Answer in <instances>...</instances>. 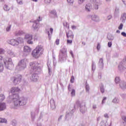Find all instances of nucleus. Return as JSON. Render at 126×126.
Instances as JSON below:
<instances>
[{
	"label": "nucleus",
	"mask_w": 126,
	"mask_h": 126,
	"mask_svg": "<svg viewBox=\"0 0 126 126\" xmlns=\"http://www.w3.org/2000/svg\"><path fill=\"white\" fill-rule=\"evenodd\" d=\"M69 53L71 55L72 59H74V55H73V52H72V51L70 50L69 51Z\"/></svg>",
	"instance_id": "13d9d810"
},
{
	"label": "nucleus",
	"mask_w": 126,
	"mask_h": 126,
	"mask_svg": "<svg viewBox=\"0 0 126 126\" xmlns=\"http://www.w3.org/2000/svg\"><path fill=\"white\" fill-rule=\"evenodd\" d=\"M17 2L18 4H20V5L23 4V1H22V0H17Z\"/></svg>",
	"instance_id": "09e8293b"
},
{
	"label": "nucleus",
	"mask_w": 126,
	"mask_h": 126,
	"mask_svg": "<svg viewBox=\"0 0 126 126\" xmlns=\"http://www.w3.org/2000/svg\"><path fill=\"white\" fill-rule=\"evenodd\" d=\"M67 2L68 3H69V4L72 5L74 2V0H67Z\"/></svg>",
	"instance_id": "c03bdc74"
},
{
	"label": "nucleus",
	"mask_w": 126,
	"mask_h": 126,
	"mask_svg": "<svg viewBox=\"0 0 126 126\" xmlns=\"http://www.w3.org/2000/svg\"><path fill=\"white\" fill-rule=\"evenodd\" d=\"M33 39V36L32 34H30L29 33H27L25 35L24 40H26L28 44L30 45H33V41L32 40Z\"/></svg>",
	"instance_id": "0eeeda50"
},
{
	"label": "nucleus",
	"mask_w": 126,
	"mask_h": 126,
	"mask_svg": "<svg viewBox=\"0 0 126 126\" xmlns=\"http://www.w3.org/2000/svg\"><path fill=\"white\" fill-rule=\"evenodd\" d=\"M100 48H101V45H100V43H98L97 46V50L98 51H99V50H100Z\"/></svg>",
	"instance_id": "052dcab7"
},
{
	"label": "nucleus",
	"mask_w": 126,
	"mask_h": 126,
	"mask_svg": "<svg viewBox=\"0 0 126 126\" xmlns=\"http://www.w3.org/2000/svg\"><path fill=\"white\" fill-rule=\"evenodd\" d=\"M4 63L5 67L7 69H12L14 67V65L12 63V60L11 59L9 58L6 60L3 59L2 56H0V63Z\"/></svg>",
	"instance_id": "20e7f679"
},
{
	"label": "nucleus",
	"mask_w": 126,
	"mask_h": 126,
	"mask_svg": "<svg viewBox=\"0 0 126 126\" xmlns=\"http://www.w3.org/2000/svg\"><path fill=\"white\" fill-rule=\"evenodd\" d=\"M55 42L56 45H60V39H57Z\"/></svg>",
	"instance_id": "e2e57ef3"
},
{
	"label": "nucleus",
	"mask_w": 126,
	"mask_h": 126,
	"mask_svg": "<svg viewBox=\"0 0 126 126\" xmlns=\"http://www.w3.org/2000/svg\"><path fill=\"white\" fill-rule=\"evenodd\" d=\"M50 103L51 108L52 110H55V109H56V103L55 102V100H54V99L52 98L50 100Z\"/></svg>",
	"instance_id": "4be33fe9"
},
{
	"label": "nucleus",
	"mask_w": 126,
	"mask_h": 126,
	"mask_svg": "<svg viewBox=\"0 0 126 126\" xmlns=\"http://www.w3.org/2000/svg\"><path fill=\"white\" fill-rule=\"evenodd\" d=\"M20 91V89L18 88V87H12L11 89V93L13 94L16 92H19Z\"/></svg>",
	"instance_id": "393cba45"
},
{
	"label": "nucleus",
	"mask_w": 126,
	"mask_h": 126,
	"mask_svg": "<svg viewBox=\"0 0 126 126\" xmlns=\"http://www.w3.org/2000/svg\"><path fill=\"white\" fill-rule=\"evenodd\" d=\"M22 78V76L18 75L16 77L12 78V80L14 84H18V83H20Z\"/></svg>",
	"instance_id": "9d476101"
},
{
	"label": "nucleus",
	"mask_w": 126,
	"mask_h": 126,
	"mask_svg": "<svg viewBox=\"0 0 126 126\" xmlns=\"http://www.w3.org/2000/svg\"><path fill=\"white\" fill-rule=\"evenodd\" d=\"M4 123V124H6L7 123L6 119L0 118V124H3Z\"/></svg>",
	"instance_id": "4c0bfd02"
},
{
	"label": "nucleus",
	"mask_w": 126,
	"mask_h": 126,
	"mask_svg": "<svg viewBox=\"0 0 126 126\" xmlns=\"http://www.w3.org/2000/svg\"><path fill=\"white\" fill-rule=\"evenodd\" d=\"M66 37L67 39H71V40H73L74 38V35H73V32L71 31H69L68 32H66Z\"/></svg>",
	"instance_id": "dca6fc26"
},
{
	"label": "nucleus",
	"mask_w": 126,
	"mask_h": 126,
	"mask_svg": "<svg viewBox=\"0 0 126 126\" xmlns=\"http://www.w3.org/2000/svg\"><path fill=\"white\" fill-rule=\"evenodd\" d=\"M3 64H4L3 63H0V72L3 71V68H4Z\"/></svg>",
	"instance_id": "58836bf2"
},
{
	"label": "nucleus",
	"mask_w": 126,
	"mask_h": 126,
	"mask_svg": "<svg viewBox=\"0 0 126 126\" xmlns=\"http://www.w3.org/2000/svg\"><path fill=\"white\" fill-rule=\"evenodd\" d=\"M111 122L109 123L106 121H102L100 123V126H111Z\"/></svg>",
	"instance_id": "5701e85b"
},
{
	"label": "nucleus",
	"mask_w": 126,
	"mask_h": 126,
	"mask_svg": "<svg viewBox=\"0 0 126 126\" xmlns=\"http://www.w3.org/2000/svg\"><path fill=\"white\" fill-rule=\"evenodd\" d=\"M119 87L121 89L125 90L126 89V82L124 81H122L119 83Z\"/></svg>",
	"instance_id": "412c9836"
},
{
	"label": "nucleus",
	"mask_w": 126,
	"mask_h": 126,
	"mask_svg": "<svg viewBox=\"0 0 126 126\" xmlns=\"http://www.w3.org/2000/svg\"><path fill=\"white\" fill-rule=\"evenodd\" d=\"M32 50V49H31V48H30L28 46H26L24 47V52L25 54H26L27 55H29V54L31 53Z\"/></svg>",
	"instance_id": "a211bd4d"
},
{
	"label": "nucleus",
	"mask_w": 126,
	"mask_h": 126,
	"mask_svg": "<svg viewBox=\"0 0 126 126\" xmlns=\"http://www.w3.org/2000/svg\"><path fill=\"white\" fill-rule=\"evenodd\" d=\"M51 15H53V17H56L57 16V12L56 11V10H52L50 12Z\"/></svg>",
	"instance_id": "c9c22d12"
},
{
	"label": "nucleus",
	"mask_w": 126,
	"mask_h": 126,
	"mask_svg": "<svg viewBox=\"0 0 126 126\" xmlns=\"http://www.w3.org/2000/svg\"><path fill=\"white\" fill-rule=\"evenodd\" d=\"M106 100H107V97H103L102 101L101 102L102 105H103V104H105V103H106Z\"/></svg>",
	"instance_id": "8fccbe9b"
},
{
	"label": "nucleus",
	"mask_w": 126,
	"mask_h": 126,
	"mask_svg": "<svg viewBox=\"0 0 126 126\" xmlns=\"http://www.w3.org/2000/svg\"><path fill=\"white\" fill-rule=\"evenodd\" d=\"M72 97L75 96V90L72 89L71 92Z\"/></svg>",
	"instance_id": "a18cd8bd"
},
{
	"label": "nucleus",
	"mask_w": 126,
	"mask_h": 126,
	"mask_svg": "<svg viewBox=\"0 0 126 126\" xmlns=\"http://www.w3.org/2000/svg\"><path fill=\"white\" fill-rule=\"evenodd\" d=\"M23 34H24V32L22 31H17L15 33L16 36H21V35H23Z\"/></svg>",
	"instance_id": "7c9ffc66"
},
{
	"label": "nucleus",
	"mask_w": 126,
	"mask_h": 126,
	"mask_svg": "<svg viewBox=\"0 0 126 126\" xmlns=\"http://www.w3.org/2000/svg\"><path fill=\"white\" fill-rule=\"evenodd\" d=\"M89 90H90V87H89V85H88L87 83L86 84V91L88 93H89Z\"/></svg>",
	"instance_id": "a19ab883"
},
{
	"label": "nucleus",
	"mask_w": 126,
	"mask_h": 126,
	"mask_svg": "<svg viewBox=\"0 0 126 126\" xmlns=\"http://www.w3.org/2000/svg\"><path fill=\"white\" fill-rule=\"evenodd\" d=\"M123 27H124V25L123 24H121L118 27V29H119V30H122L123 29Z\"/></svg>",
	"instance_id": "4d7b16f0"
},
{
	"label": "nucleus",
	"mask_w": 126,
	"mask_h": 126,
	"mask_svg": "<svg viewBox=\"0 0 126 126\" xmlns=\"http://www.w3.org/2000/svg\"><path fill=\"white\" fill-rule=\"evenodd\" d=\"M121 20L123 23H126V13H124L121 18Z\"/></svg>",
	"instance_id": "cd10ccee"
},
{
	"label": "nucleus",
	"mask_w": 126,
	"mask_h": 126,
	"mask_svg": "<svg viewBox=\"0 0 126 126\" xmlns=\"http://www.w3.org/2000/svg\"><path fill=\"white\" fill-rule=\"evenodd\" d=\"M59 62L63 63L67 60V48L66 47L63 46L59 51Z\"/></svg>",
	"instance_id": "7ed1b4c3"
},
{
	"label": "nucleus",
	"mask_w": 126,
	"mask_h": 126,
	"mask_svg": "<svg viewBox=\"0 0 126 126\" xmlns=\"http://www.w3.org/2000/svg\"><path fill=\"white\" fill-rule=\"evenodd\" d=\"M8 55L11 58H14V57H15V54H14V52L12 51V50H9L7 51Z\"/></svg>",
	"instance_id": "c756f323"
},
{
	"label": "nucleus",
	"mask_w": 126,
	"mask_h": 126,
	"mask_svg": "<svg viewBox=\"0 0 126 126\" xmlns=\"http://www.w3.org/2000/svg\"><path fill=\"white\" fill-rule=\"evenodd\" d=\"M67 44H72V39H67Z\"/></svg>",
	"instance_id": "864d4df0"
},
{
	"label": "nucleus",
	"mask_w": 126,
	"mask_h": 126,
	"mask_svg": "<svg viewBox=\"0 0 126 126\" xmlns=\"http://www.w3.org/2000/svg\"><path fill=\"white\" fill-rule=\"evenodd\" d=\"M50 63H51V62L48 61L47 66L48 67V73H49V74H50V75H51V74H52V70H51V68L50 67Z\"/></svg>",
	"instance_id": "e433bc0d"
},
{
	"label": "nucleus",
	"mask_w": 126,
	"mask_h": 126,
	"mask_svg": "<svg viewBox=\"0 0 126 126\" xmlns=\"http://www.w3.org/2000/svg\"><path fill=\"white\" fill-rule=\"evenodd\" d=\"M85 10L87 12H90L92 10V5L90 3L87 4L85 6Z\"/></svg>",
	"instance_id": "6ab92c4d"
},
{
	"label": "nucleus",
	"mask_w": 126,
	"mask_h": 126,
	"mask_svg": "<svg viewBox=\"0 0 126 126\" xmlns=\"http://www.w3.org/2000/svg\"><path fill=\"white\" fill-rule=\"evenodd\" d=\"M121 97L123 98V99H126V94H121Z\"/></svg>",
	"instance_id": "680f3d73"
},
{
	"label": "nucleus",
	"mask_w": 126,
	"mask_h": 126,
	"mask_svg": "<svg viewBox=\"0 0 126 126\" xmlns=\"http://www.w3.org/2000/svg\"><path fill=\"white\" fill-rule=\"evenodd\" d=\"M98 66L100 67V68H103V67H104L103 60L102 58L99 59L98 62Z\"/></svg>",
	"instance_id": "bb28decb"
},
{
	"label": "nucleus",
	"mask_w": 126,
	"mask_h": 126,
	"mask_svg": "<svg viewBox=\"0 0 126 126\" xmlns=\"http://www.w3.org/2000/svg\"><path fill=\"white\" fill-rule=\"evenodd\" d=\"M113 103H118L119 102H120V99L119 98L115 97L114 99H113L112 100Z\"/></svg>",
	"instance_id": "79ce46f5"
},
{
	"label": "nucleus",
	"mask_w": 126,
	"mask_h": 126,
	"mask_svg": "<svg viewBox=\"0 0 126 126\" xmlns=\"http://www.w3.org/2000/svg\"><path fill=\"white\" fill-rule=\"evenodd\" d=\"M54 31V29L53 28H50V29H46V33L47 34L48 36V38L49 40H51L52 38V35H53V32Z\"/></svg>",
	"instance_id": "ddd939ff"
},
{
	"label": "nucleus",
	"mask_w": 126,
	"mask_h": 126,
	"mask_svg": "<svg viewBox=\"0 0 126 126\" xmlns=\"http://www.w3.org/2000/svg\"><path fill=\"white\" fill-rule=\"evenodd\" d=\"M93 8L95 10H97V9H99V5H101L102 3H101V1L99 0H93Z\"/></svg>",
	"instance_id": "9b49d317"
},
{
	"label": "nucleus",
	"mask_w": 126,
	"mask_h": 126,
	"mask_svg": "<svg viewBox=\"0 0 126 126\" xmlns=\"http://www.w3.org/2000/svg\"><path fill=\"white\" fill-rule=\"evenodd\" d=\"M40 21H42V19H41L40 17H39V19L34 21V23L32 26V28L33 30H35V31H39V28H40V27H39V24L38 23H39Z\"/></svg>",
	"instance_id": "6e6552de"
},
{
	"label": "nucleus",
	"mask_w": 126,
	"mask_h": 126,
	"mask_svg": "<svg viewBox=\"0 0 126 126\" xmlns=\"http://www.w3.org/2000/svg\"><path fill=\"white\" fill-rule=\"evenodd\" d=\"M100 87V90L101 93L103 94V93H105V88L104 87V85L102 84H101L99 86Z\"/></svg>",
	"instance_id": "473e14b6"
},
{
	"label": "nucleus",
	"mask_w": 126,
	"mask_h": 126,
	"mask_svg": "<svg viewBox=\"0 0 126 126\" xmlns=\"http://www.w3.org/2000/svg\"><path fill=\"white\" fill-rule=\"evenodd\" d=\"M85 1V0H78V4H82V3L84 2Z\"/></svg>",
	"instance_id": "603ef678"
},
{
	"label": "nucleus",
	"mask_w": 126,
	"mask_h": 126,
	"mask_svg": "<svg viewBox=\"0 0 126 126\" xmlns=\"http://www.w3.org/2000/svg\"><path fill=\"white\" fill-rule=\"evenodd\" d=\"M32 120L34 122V120H35V112H32Z\"/></svg>",
	"instance_id": "37998d69"
},
{
	"label": "nucleus",
	"mask_w": 126,
	"mask_h": 126,
	"mask_svg": "<svg viewBox=\"0 0 126 126\" xmlns=\"http://www.w3.org/2000/svg\"><path fill=\"white\" fill-rule=\"evenodd\" d=\"M7 43L8 44H10V45H12V46H14V47L18 46V43H17V39H9L7 40Z\"/></svg>",
	"instance_id": "f8f14e48"
},
{
	"label": "nucleus",
	"mask_w": 126,
	"mask_h": 126,
	"mask_svg": "<svg viewBox=\"0 0 126 126\" xmlns=\"http://www.w3.org/2000/svg\"><path fill=\"white\" fill-rule=\"evenodd\" d=\"M44 53V48L41 45H38L32 51V56L34 59H39Z\"/></svg>",
	"instance_id": "f03ea898"
},
{
	"label": "nucleus",
	"mask_w": 126,
	"mask_h": 126,
	"mask_svg": "<svg viewBox=\"0 0 126 126\" xmlns=\"http://www.w3.org/2000/svg\"><path fill=\"white\" fill-rule=\"evenodd\" d=\"M12 26V23L9 22L8 24L7 25L6 27V32H10V30H11V27Z\"/></svg>",
	"instance_id": "a878e982"
},
{
	"label": "nucleus",
	"mask_w": 126,
	"mask_h": 126,
	"mask_svg": "<svg viewBox=\"0 0 126 126\" xmlns=\"http://www.w3.org/2000/svg\"><path fill=\"white\" fill-rule=\"evenodd\" d=\"M80 105V111L82 114H85L87 109L85 107V103L84 102H79Z\"/></svg>",
	"instance_id": "1a4fd4ad"
},
{
	"label": "nucleus",
	"mask_w": 126,
	"mask_h": 126,
	"mask_svg": "<svg viewBox=\"0 0 126 126\" xmlns=\"http://www.w3.org/2000/svg\"><path fill=\"white\" fill-rule=\"evenodd\" d=\"M91 18L92 20L95 21V22H99L100 21V18H99V16L96 15H92Z\"/></svg>",
	"instance_id": "aec40b11"
},
{
	"label": "nucleus",
	"mask_w": 126,
	"mask_h": 126,
	"mask_svg": "<svg viewBox=\"0 0 126 126\" xmlns=\"http://www.w3.org/2000/svg\"><path fill=\"white\" fill-rule=\"evenodd\" d=\"M9 99L13 100L14 104V109H17L20 106H25L27 104V98L25 97H20L18 94H14L10 95V93H9Z\"/></svg>",
	"instance_id": "f257e3e1"
},
{
	"label": "nucleus",
	"mask_w": 126,
	"mask_h": 126,
	"mask_svg": "<svg viewBox=\"0 0 126 126\" xmlns=\"http://www.w3.org/2000/svg\"><path fill=\"white\" fill-rule=\"evenodd\" d=\"M118 68L120 70L126 69V62H122L118 66Z\"/></svg>",
	"instance_id": "f3484780"
},
{
	"label": "nucleus",
	"mask_w": 126,
	"mask_h": 126,
	"mask_svg": "<svg viewBox=\"0 0 126 126\" xmlns=\"http://www.w3.org/2000/svg\"><path fill=\"white\" fill-rule=\"evenodd\" d=\"M17 43H18V46L19 44H23L24 42V39L22 37H18L17 38Z\"/></svg>",
	"instance_id": "c85d7f7f"
},
{
	"label": "nucleus",
	"mask_w": 126,
	"mask_h": 126,
	"mask_svg": "<svg viewBox=\"0 0 126 126\" xmlns=\"http://www.w3.org/2000/svg\"><path fill=\"white\" fill-rule=\"evenodd\" d=\"M74 82V77L73 76H72L70 79V83H73Z\"/></svg>",
	"instance_id": "5fc2aeb1"
},
{
	"label": "nucleus",
	"mask_w": 126,
	"mask_h": 126,
	"mask_svg": "<svg viewBox=\"0 0 126 126\" xmlns=\"http://www.w3.org/2000/svg\"><path fill=\"white\" fill-rule=\"evenodd\" d=\"M63 25L64 26H66L68 29H69V26L68 25H67V23L66 22L63 23Z\"/></svg>",
	"instance_id": "bf43d9fd"
},
{
	"label": "nucleus",
	"mask_w": 126,
	"mask_h": 126,
	"mask_svg": "<svg viewBox=\"0 0 126 126\" xmlns=\"http://www.w3.org/2000/svg\"><path fill=\"white\" fill-rule=\"evenodd\" d=\"M3 9L5 11H9L10 10V7L7 4H5L3 6Z\"/></svg>",
	"instance_id": "f704fd0d"
},
{
	"label": "nucleus",
	"mask_w": 126,
	"mask_h": 126,
	"mask_svg": "<svg viewBox=\"0 0 126 126\" xmlns=\"http://www.w3.org/2000/svg\"><path fill=\"white\" fill-rule=\"evenodd\" d=\"M11 125L12 126H16L17 125V122H16V120H12L11 122Z\"/></svg>",
	"instance_id": "ea45409f"
},
{
	"label": "nucleus",
	"mask_w": 126,
	"mask_h": 126,
	"mask_svg": "<svg viewBox=\"0 0 126 126\" xmlns=\"http://www.w3.org/2000/svg\"><path fill=\"white\" fill-rule=\"evenodd\" d=\"M51 0H44L45 3L46 4H49V3H51Z\"/></svg>",
	"instance_id": "6e6d98bb"
},
{
	"label": "nucleus",
	"mask_w": 126,
	"mask_h": 126,
	"mask_svg": "<svg viewBox=\"0 0 126 126\" xmlns=\"http://www.w3.org/2000/svg\"><path fill=\"white\" fill-rule=\"evenodd\" d=\"M104 117L105 118V119H109V115L107 113L104 114Z\"/></svg>",
	"instance_id": "0e129e2a"
},
{
	"label": "nucleus",
	"mask_w": 126,
	"mask_h": 126,
	"mask_svg": "<svg viewBox=\"0 0 126 126\" xmlns=\"http://www.w3.org/2000/svg\"><path fill=\"white\" fill-rule=\"evenodd\" d=\"M93 109H94V110H95V109H97V105L95 104H93Z\"/></svg>",
	"instance_id": "69168bd1"
},
{
	"label": "nucleus",
	"mask_w": 126,
	"mask_h": 126,
	"mask_svg": "<svg viewBox=\"0 0 126 126\" xmlns=\"http://www.w3.org/2000/svg\"><path fill=\"white\" fill-rule=\"evenodd\" d=\"M74 112V109H72L71 110V111H67L66 112V116L65 117V119L67 120H69V119H71V116H72V114Z\"/></svg>",
	"instance_id": "4468645a"
},
{
	"label": "nucleus",
	"mask_w": 126,
	"mask_h": 126,
	"mask_svg": "<svg viewBox=\"0 0 126 126\" xmlns=\"http://www.w3.org/2000/svg\"><path fill=\"white\" fill-rule=\"evenodd\" d=\"M40 67L39 64L36 62H32L30 63V70L31 72H37L39 71Z\"/></svg>",
	"instance_id": "423d86ee"
},
{
	"label": "nucleus",
	"mask_w": 126,
	"mask_h": 126,
	"mask_svg": "<svg viewBox=\"0 0 126 126\" xmlns=\"http://www.w3.org/2000/svg\"><path fill=\"white\" fill-rule=\"evenodd\" d=\"M122 119L123 121L122 126H126V116H122Z\"/></svg>",
	"instance_id": "2f4dec72"
},
{
	"label": "nucleus",
	"mask_w": 126,
	"mask_h": 126,
	"mask_svg": "<svg viewBox=\"0 0 126 126\" xmlns=\"http://www.w3.org/2000/svg\"><path fill=\"white\" fill-rule=\"evenodd\" d=\"M112 15L108 16L107 17V20H110L111 19H112Z\"/></svg>",
	"instance_id": "338daca9"
},
{
	"label": "nucleus",
	"mask_w": 126,
	"mask_h": 126,
	"mask_svg": "<svg viewBox=\"0 0 126 126\" xmlns=\"http://www.w3.org/2000/svg\"><path fill=\"white\" fill-rule=\"evenodd\" d=\"M95 68H96V65L95 64V63H93L92 67V70H93V71H94V70H95Z\"/></svg>",
	"instance_id": "de8ad7c7"
},
{
	"label": "nucleus",
	"mask_w": 126,
	"mask_h": 126,
	"mask_svg": "<svg viewBox=\"0 0 126 126\" xmlns=\"http://www.w3.org/2000/svg\"><path fill=\"white\" fill-rule=\"evenodd\" d=\"M6 109V103L5 102L0 103V112L4 111Z\"/></svg>",
	"instance_id": "b1692460"
},
{
	"label": "nucleus",
	"mask_w": 126,
	"mask_h": 126,
	"mask_svg": "<svg viewBox=\"0 0 126 126\" xmlns=\"http://www.w3.org/2000/svg\"><path fill=\"white\" fill-rule=\"evenodd\" d=\"M31 81L36 82L38 80V75L36 73L32 74L30 77Z\"/></svg>",
	"instance_id": "2eb2a0df"
},
{
	"label": "nucleus",
	"mask_w": 126,
	"mask_h": 126,
	"mask_svg": "<svg viewBox=\"0 0 126 126\" xmlns=\"http://www.w3.org/2000/svg\"><path fill=\"white\" fill-rule=\"evenodd\" d=\"M28 63V60L26 59H22L19 61L18 65L16 67L17 70H23L26 68L27 64Z\"/></svg>",
	"instance_id": "39448f33"
},
{
	"label": "nucleus",
	"mask_w": 126,
	"mask_h": 126,
	"mask_svg": "<svg viewBox=\"0 0 126 126\" xmlns=\"http://www.w3.org/2000/svg\"><path fill=\"white\" fill-rule=\"evenodd\" d=\"M5 53L4 49L0 48V55H3Z\"/></svg>",
	"instance_id": "49530a36"
},
{
	"label": "nucleus",
	"mask_w": 126,
	"mask_h": 126,
	"mask_svg": "<svg viewBox=\"0 0 126 126\" xmlns=\"http://www.w3.org/2000/svg\"><path fill=\"white\" fill-rule=\"evenodd\" d=\"M121 79L120 77H116L115 79V82L116 84H120V82H121Z\"/></svg>",
	"instance_id": "72a5a7b5"
},
{
	"label": "nucleus",
	"mask_w": 126,
	"mask_h": 126,
	"mask_svg": "<svg viewBox=\"0 0 126 126\" xmlns=\"http://www.w3.org/2000/svg\"><path fill=\"white\" fill-rule=\"evenodd\" d=\"M108 40H114V36L113 35H109L107 36Z\"/></svg>",
	"instance_id": "3c124183"
},
{
	"label": "nucleus",
	"mask_w": 126,
	"mask_h": 126,
	"mask_svg": "<svg viewBox=\"0 0 126 126\" xmlns=\"http://www.w3.org/2000/svg\"><path fill=\"white\" fill-rule=\"evenodd\" d=\"M121 35H122V36H123L124 37H126V33L125 32H122L121 33Z\"/></svg>",
	"instance_id": "774afa93"
}]
</instances>
